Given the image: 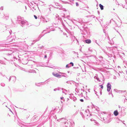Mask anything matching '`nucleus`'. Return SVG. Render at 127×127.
Segmentation results:
<instances>
[{
  "instance_id": "f257e3e1",
  "label": "nucleus",
  "mask_w": 127,
  "mask_h": 127,
  "mask_svg": "<svg viewBox=\"0 0 127 127\" xmlns=\"http://www.w3.org/2000/svg\"><path fill=\"white\" fill-rule=\"evenodd\" d=\"M111 85L109 83H108L107 85V90L108 91H110L111 89Z\"/></svg>"
},
{
  "instance_id": "0eeeda50",
  "label": "nucleus",
  "mask_w": 127,
  "mask_h": 127,
  "mask_svg": "<svg viewBox=\"0 0 127 127\" xmlns=\"http://www.w3.org/2000/svg\"><path fill=\"white\" fill-rule=\"evenodd\" d=\"M70 64H72V66H73L74 64H73V63H72V62H71Z\"/></svg>"
},
{
  "instance_id": "4468645a",
  "label": "nucleus",
  "mask_w": 127,
  "mask_h": 127,
  "mask_svg": "<svg viewBox=\"0 0 127 127\" xmlns=\"http://www.w3.org/2000/svg\"><path fill=\"white\" fill-rule=\"evenodd\" d=\"M66 67H68V65H66Z\"/></svg>"
},
{
  "instance_id": "ddd939ff",
  "label": "nucleus",
  "mask_w": 127,
  "mask_h": 127,
  "mask_svg": "<svg viewBox=\"0 0 127 127\" xmlns=\"http://www.w3.org/2000/svg\"><path fill=\"white\" fill-rule=\"evenodd\" d=\"M64 98V97H61V99H62Z\"/></svg>"
},
{
  "instance_id": "9b49d317",
  "label": "nucleus",
  "mask_w": 127,
  "mask_h": 127,
  "mask_svg": "<svg viewBox=\"0 0 127 127\" xmlns=\"http://www.w3.org/2000/svg\"><path fill=\"white\" fill-rule=\"evenodd\" d=\"M76 6H78V4L77 2H76Z\"/></svg>"
},
{
  "instance_id": "f03ea898",
  "label": "nucleus",
  "mask_w": 127,
  "mask_h": 127,
  "mask_svg": "<svg viewBox=\"0 0 127 127\" xmlns=\"http://www.w3.org/2000/svg\"><path fill=\"white\" fill-rule=\"evenodd\" d=\"M85 42L86 43L89 44L91 42V41L90 39H87L85 40Z\"/></svg>"
},
{
  "instance_id": "423d86ee",
  "label": "nucleus",
  "mask_w": 127,
  "mask_h": 127,
  "mask_svg": "<svg viewBox=\"0 0 127 127\" xmlns=\"http://www.w3.org/2000/svg\"><path fill=\"white\" fill-rule=\"evenodd\" d=\"M61 76L58 74H56V77H60Z\"/></svg>"
},
{
  "instance_id": "2eb2a0df",
  "label": "nucleus",
  "mask_w": 127,
  "mask_h": 127,
  "mask_svg": "<svg viewBox=\"0 0 127 127\" xmlns=\"http://www.w3.org/2000/svg\"><path fill=\"white\" fill-rule=\"evenodd\" d=\"M7 116L8 117V115H7Z\"/></svg>"
},
{
  "instance_id": "9d476101",
  "label": "nucleus",
  "mask_w": 127,
  "mask_h": 127,
  "mask_svg": "<svg viewBox=\"0 0 127 127\" xmlns=\"http://www.w3.org/2000/svg\"><path fill=\"white\" fill-rule=\"evenodd\" d=\"M80 101H81V102H83L84 101V100L83 99H80Z\"/></svg>"
},
{
  "instance_id": "1a4fd4ad",
  "label": "nucleus",
  "mask_w": 127,
  "mask_h": 127,
  "mask_svg": "<svg viewBox=\"0 0 127 127\" xmlns=\"http://www.w3.org/2000/svg\"><path fill=\"white\" fill-rule=\"evenodd\" d=\"M100 86L101 88L102 89H103V86H102V85H101Z\"/></svg>"
},
{
  "instance_id": "7ed1b4c3",
  "label": "nucleus",
  "mask_w": 127,
  "mask_h": 127,
  "mask_svg": "<svg viewBox=\"0 0 127 127\" xmlns=\"http://www.w3.org/2000/svg\"><path fill=\"white\" fill-rule=\"evenodd\" d=\"M114 114L115 116H117L118 114V113L117 110L115 111L114 112Z\"/></svg>"
},
{
  "instance_id": "6e6552de",
  "label": "nucleus",
  "mask_w": 127,
  "mask_h": 127,
  "mask_svg": "<svg viewBox=\"0 0 127 127\" xmlns=\"http://www.w3.org/2000/svg\"><path fill=\"white\" fill-rule=\"evenodd\" d=\"M34 17L36 19H37V16H35V15H34Z\"/></svg>"
},
{
  "instance_id": "20e7f679",
  "label": "nucleus",
  "mask_w": 127,
  "mask_h": 127,
  "mask_svg": "<svg viewBox=\"0 0 127 127\" xmlns=\"http://www.w3.org/2000/svg\"><path fill=\"white\" fill-rule=\"evenodd\" d=\"M99 6L100 8L101 9V10H103V6L101 4H100L99 5Z\"/></svg>"
},
{
  "instance_id": "f8f14e48",
  "label": "nucleus",
  "mask_w": 127,
  "mask_h": 127,
  "mask_svg": "<svg viewBox=\"0 0 127 127\" xmlns=\"http://www.w3.org/2000/svg\"><path fill=\"white\" fill-rule=\"evenodd\" d=\"M47 57V56L46 55H45L44 56V58H46Z\"/></svg>"
},
{
  "instance_id": "39448f33",
  "label": "nucleus",
  "mask_w": 127,
  "mask_h": 127,
  "mask_svg": "<svg viewBox=\"0 0 127 127\" xmlns=\"http://www.w3.org/2000/svg\"><path fill=\"white\" fill-rule=\"evenodd\" d=\"M8 115H9V117L11 116H11L13 115V114L11 112H9L8 113Z\"/></svg>"
}]
</instances>
